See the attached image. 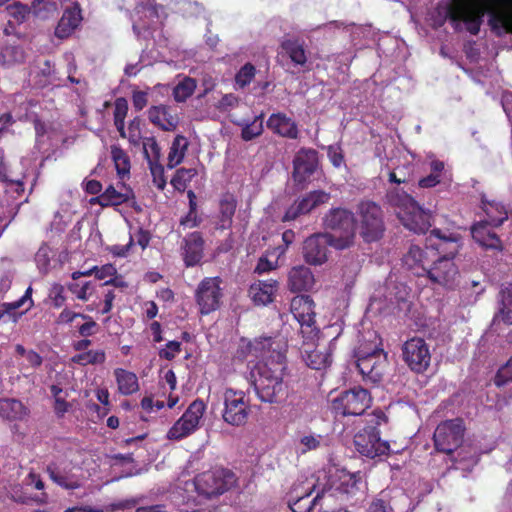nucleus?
<instances>
[{
    "instance_id": "nucleus-1",
    "label": "nucleus",
    "mask_w": 512,
    "mask_h": 512,
    "mask_svg": "<svg viewBox=\"0 0 512 512\" xmlns=\"http://www.w3.org/2000/svg\"><path fill=\"white\" fill-rule=\"evenodd\" d=\"M504 9H496L489 3L471 7L457 6L451 16V23L459 25L464 23L465 29L471 35H478L485 15H488V25L497 35L502 31L512 34V0H500Z\"/></svg>"
},
{
    "instance_id": "nucleus-2",
    "label": "nucleus",
    "mask_w": 512,
    "mask_h": 512,
    "mask_svg": "<svg viewBox=\"0 0 512 512\" xmlns=\"http://www.w3.org/2000/svg\"><path fill=\"white\" fill-rule=\"evenodd\" d=\"M286 357L283 353L270 356L259 362L251 371L252 385L258 399L265 403L278 404L288 395V385L284 381Z\"/></svg>"
},
{
    "instance_id": "nucleus-3",
    "label": "nucleus",
    "mask_w": 512,
    "mask_h": 512,
    "mask_svg": "<svg viewBox=\"0 0 512 512\" xmlns=\"http://www.w3.org/2000/svg\"><path fill=\"white\" fill-rule=\"evenodd\" d=\"M388 204L394 208L401 223L409 230L424 234L432 226V214L425 210L407 192L393 188L386 194Z\"/></svg>"
},
{
    "instance_id": "nucleus-4",
    "label": "nucleus",
    "mask_w": 512,
    "mask_h": 512,
    "mask_svg": "<svg viewBox=\"0 0 512 512\" xmlns=\"http://www.w3.org/2000/svg\"><path fill=\"white\" fill-rule=\"evenodd\" d=\"M386 422L387 416L380 409L368 414L367 425L354 436L355 448L362 456L374 459L389 454L390 445L381 439L379 431V426Z\"/></svg>"
},
{
    "instance_id": "nucleus-5",
    "label": "nucleus",
    "mask_w": 512,
    "mask_h": 512,
    "mask_svg": "<svg viewBox=\"0 0 512 512\" xmlns=\"http://www.w3.org/2000/svg\"><path fill=\"white\" fill-rule=\"evenodd\" d=\"M437 249L439 256L435 258L425 277L434 284L451 287L459 274L458 267L453 262L459 251V244L456 240L439 237Z\"/></svg>"
},
{
    "instance_id": "nucleus-6",
    "label": "nucleus",
    "mask_w": 512,
    "mask_h": 512,
    "mask_svg": "<svg viewBox=\"0 0 512 512\" xmlns=\"http://www.w3.org/2000/svg\"><path fill=\"white\" fill-rule=\"evenodd\" d=\"M486 220L479 221L471 227L472 238L485 250L501 252L503 243L493 228L499 227L507 220L508 215L504 206L490 203L485 208Z\"/></svg>"
},
{
    "instance_id": "nucleus-7",
    "label": "nucleus",
    "mask_w": 512,
    "mask_h": 512,
    "mask_svg": "<svg viewBox=\"0 0 512 512\" xmlns=\"http://www.w3.org/2000/svg\"><path fill=\"white\" fill-rule=\"evenodd\" d=\"M357 224L359 235L366 243H372L380 240L385 231L383 211L377 203L373 201H361L357 206Z\"/></svg>"
},
{
    "instance_id": "nucleus-8",
    "label": "nucleus",
    "mask_w": 512,
    "mask_h": 512,
    "mask_svg": "<svg viewBox=\"0 0 512 512\" xmlns=\"http://www.w3.org/2000/svg\"><path fill=\"white\" fill-rule=\"evenodd\" d=\"M237 482L233 471L227 468H216L199 474L195 478V487L200 495L211 498L231 489Z\"/></svg>"
},
{
    "instance_id": "nucleus-9",
    "label": "nucleus",
    "mask_w": 512,
    "mask_h": 512,
    "mask_svg": "<svg viewBox=\"0 0 512 512\" xmlns=\"http://www.w3.org/2000/svg\"><path fill=\"white\" fill-rule=\"evenodd\" d=\"M465 430L464 421L461 418L442 421L433 434L435 450L452 455L462 445Z\"/></svg>"
},
{
    "instance_id": "nucleus-10",
    "label": "nucleus",
    "mask_w": 512,
    "mask_h": 512,
    "mask_svg": "<svg viewBox=\"0 0 512 512\" xmlns=\"http://www.w3.org/2000/svg\"><path fill=\"white\" fill-rule=\"evenodd\" d=\"M372 398L367 389L354 387L343 391L331 402V409L336 415L358 416L370 407Z\"/></svg>"
},
{
    "instance_id": "nucleus-11",
    "label": "nucleus",
    "mask_w": 512,
    "mask_h": 512,
    "mask_svg": "<svg viewBox=\"0 0 512 512\" xmlns=\"http://www.w3.org/2000/svg\"><path fill=\"white\" fill-rule=\"evenodd\" d=\"M223 404L222 418L227 424L239 427L247 423L251 407L243 391L226 388L223 392Z\"/></svg>"
},
{
    "instance_id": "nucleus-12",
    "label": "nucleus",
    "mask_w": 512,
    "mask_h": 512,
    "mask_svg": "<svg viewBox=\"0 0 512 512\" xmlns=\"http://www.w3.org/2000/svg\"><path fill=\"white\" fill-rule=\"evenodd\" d=\"M219 276L205 277L198 284L194 298L201 315H209L221 306L223 292Z\"/></svg>"
},
{
    "instance_id": "nucleus-13",
    "label": "nucleus",
    "mask_w": 512,
    "mask_h": 512,
    "mask_svg": "<svg viewBox=\"0 0 512 512\" xmlns=\"http://www.w3.org/2000/svg\"><path fill=\"white\" fill-rule=\"evenodd\" d=\"M402 358L411 371L422 374L431 362L429 345L423 338L412 337L402 345Z\"/></svg>"
},
{
    "instance_id": "nucleus-14",
    "label": "nucleus",
    "mask_w": 512,
    "mask_h": 512,
    "mask_svg": "<svg viewBox=\"0 0 512 512\" xmlns=\"http://www.w3.org/2000/svg\"><path fill=\"white\" fill-rule=\"evenodd\" d=\"M331 198L330 193L323 190H314L297 198L286 210L282 222L294 221L300 216L309 214L313 209L326 204Z\"/></svg>"
},
{
    "instance_id": "nucleus-15",
    "label": "nucleus",
    "mask_w": 512,
    "mask_h": 512,
    "mask_svg": "<svg viewBox=\"0 0 512 512\" xmlns=\"http://www.w3.org/2000/svg\"><path fill=\"white\" fill-rule=\"evenodd\" d=\"M437 256H439L437 244L425 246V248L411 245L403 257V263L415 275L422 277L425 276Z\"/></svg>"
},
{
    "instance_id": "nucleus-16",
    "label": "nucleus",
    "mask_w": 512,
    "mask_h": 512,
    "mask_svg": "<svg viewBox=\"0 0 512 512\" xmlns=\"http://www.w3.org/2000/svg\"><path fill=\"white\" fill-rule=\"evenodd\" d=\"M387 355L383 349H374L357 360V368L364 378L372 382L381 380L387 366Z\"/></svg>"
},
{
    "instance_id": "nucleus-17",
    "label": "nucleus",
    "mask_w": 512,
    "mask_h": 512,
    "mask_svg": "<svg viewBox=\"0 0 512 512\" xmlns=\"http://www.w3.org/2000/svg\"><path fill=\"white\" fill-rule=\"evenodd\" d=\"M328 254V242L323 233H315L305 239L302 256L307 264L321 266L328 261Z\"/></svg>"
},
{
    "instance_id": "nucleus-18",
    "label": "nucleus",
    "mask_w": 512,
    "mask_h": 512,
    "mask_svg": "<svg viewBox=\"0 0 512 512\" xmlns=\"http://www.w3.org/2000/svg\"><path fill=\"white\" fill-rule=\"evenodd\" d=\"M314 308L315 303L308 295H298L291 300L290 311L300 324L302 333H305L304 328L309 330L308 333L313 332L315 329L316 313Z\"/></svg>"
},
{
    "instance_id": "nucleus-19",
    "label": "nucleus",
    "mask_w": 512,
    "mask_h": 512,
    "mask_svg": "<svg viewBox=\"0 0 512 512\" xmlns=\"http://www.w3.org/2000/svg\"><path fill=\"white\" fill-rule=\"evenodd\" d=\"M318 166V152L313 148H301L293 160V179L297 183L305 182Z\"/></svg>"
},
{
    "instance_id": "nucleus-20",
    "label": "nucleus",
    "mask_w": 512,
    "mask_h": 512,
    "mask_svg": "<svg viewBox=\"0 0 512 512\" xmlns=\"http://www.w3.org/2000/svg\"><path fill=\"white\" fill-rule=\"evenodd\" d=\"M130 201H132L131 207L136 211L141 210L135 201L134 191L125 184H121L120 190L113 185H109L104 192L93 199L94 203H97L102 207L118 206L124 203H129Z\"/></svg>"
},
{
    "instance_id": "nucleus-21",
    "label": "nucleus",
    "mask_w": 512,
    "mask_h": 512,
    "mask_svg": "<svg viewBox=\"0 0 512 512\" xmlns=\"http://www.w3.org/2000/svg\"><path fill=\"white\" fill-rule=\"evenodd\" d=\"M204 239L200 232L187 234L182 241V257L186 267H194L202 261L204 256Z\"/></svg>"
},
{
    "instance_id": "nucleus-22",
    "label": "nucleus",
    "mask_w": 512,
    "mask_h": 512,
    "mask_svg": "<svg viewBox=\"0 0 512 512\" xmlns=\"http://www.w3.org/2000/svg\"><path fill=\"white\" fill-rule=\"evenodd\" d=\"M355 216L346 208H331L323 217L325 229L336 232L354 231Z\"/></svg>"
},
{
    "instance_id": "nucleus-23",
    "label": "nucleus",
    "mask_w": 512,
    "mask_h": 512,
    "mask_svg": "<svg viewBox=\"0 0 512 512\" xmlns=\"http://www.w3.org/2000/svg\"><path fill=\"white\" fill-rule=\"evenodd\" d=\"M300 489H302V484L293 485L289 492V507L292 512H311L318 501L323 497L324 491L318 492L316 496L310 500L314 485L305 489L303 492L300 491Z\"/></svg>"
},
{
    "instance_id": "nucleus-24",
    "label": "nucleus",
    "mask_w": 512,
    "mask_h": 512,
    "mask_svg": "<svg viewBox=\"0 0 512 512\" xmlns=\"http://www.w3.org/2000/svg\"><path fill=\"white\" fill-rule=\"evenodd\" d=\"M81 7L75 2L66 8L55 28V36L59 39H66L72 35L82 21Z\"/></svg>"
},
{
    "instance_id": "nucleus-25",
    "label": "nucleus",
    "mask_w": 512,
    "mask_h": 512,
    "mask_svg": "<svg viewBox=\"0 0 512 512\" xmlns=\"http://www.w3.org/2000/svg\"><path fill=\"white\" fill-rule=\"evenodd\" d=\"M45 472L53 483L65 490H76L82 486L79 476L72 473L71 469L61 467L56 462L49 463Z\"/></svg>"
},
{
    "instance_id": "nucleus-26",
    "label": "nucleus",
    "mask_w": 512,
    "mask_h": 512,
    "mask_svg": "<svg viewBox=\"0 0 512 512\" xmlns=\"http://www.w3.org/2000/svg\"><path fill=\"white\" fill-rule=\"evenodd\" d=\"M315 285V277L310 268L304 265L294 266L288 273L287 287L291 292H308Z\"/></svg>"
},
{
    "instance_id": "nucleus-27",
    "label": "nucleus",
    "mask_w": 512,
    "mask_h": 512,
    "mask_svg": "<svg viewBox=\"0 0 512 512\" xmlns=\"http://www.w3.org/2000/svg\"><path fill=\"white\" fill-rule=\"evenodd\" d=\"M279 288L275 279L258 280L250 285L248 293L255 305H268L274 301Z\"/></svg>"
},
{
    "instance_id": "nucleus-28",
    "label": "nucleus",
    "mask_w": 512,
    "mask_h": 512,
    "mask_svg": "<svg viewBox=\"0 0 512 512\" xmlns=\"http://www.w3.org/2000/svg\"><path fill=\"white\" fill-rule=\"evenodd\" d=\"M266 125L274 134L281 137L295 140L299 136L297 123L285 113L278 112L271 114Z\"/></svg>"
},
{
    "instance_id": "nucleus-29",
    "label": "nucleus",
    "mask_w": 512,
    "mask_h": 512,
    "mask_svg": "<svg viewBox=\"0 0 512 512\" xmlns=\"http://www.w3.org/2000/svg\"><path fill=\"white\" fill-rule=\"evenodd\" d=\"M30 409L19 399L0 398V418L8 422H22L27 420Z\"/></svg>"
},
{
    "instance_id": "nucleus-30",
    "label": "nucleus",
    "mask_w": 512,
    "mask_h": 512,
    "mask_svg": "<svg viewBox=\"0 0 512 512\" xmlns=\"http://www.w3.org/2000/svg\"><path fill=\"white\" fill-rule=\"evenodd\" d=\"M149 121L163 131H174L178 125V118L171 114L167 105L151 106L148 111Z\"/></svg>"
},
{
    "instance_id": "nucleus-31",
    "label": "nucleus",
    "mask_w": 512,
    "mask_h": 512,
    "mask_svg": "<svg viewBox=\"0 0 512 512\" xmlns=\"http://www.w3.org/2000/svg\"><path fill=\"white\" fill-rule=\"evenodd\" d=\"M332 343L321 347L319 344L313 350H305L303 359L308 367L314 370L325 369L332 362Z\"/></svg>"
},
{
    "instance_id": "nucleus-32",
    "label": "nucleus",
    "mask_w": 512,
    "mask_h": 512,
    "mask_svg": "<svg viewBox=\"0 0 512 512\" xmlns=\"http://www.w3.org/2000/svg\"><path fill=\"white\" fill-rule=\"evenodd\" d=\"M280 48L294 65L304 66L307 63L308 58L304 40L298 37H287L281 41Z\"/></svg>"
},
{
    "instance_id": "nucleus-33",
    "label": "nucleus",
    "mask_w": 512,
    "mask_h": 512,
    "mask_svg": "<svg viewBox=\"0 0 512 512\" xmlns=\"http://www.w3.org/2000/svg\"><path fill=\"white\" fill-rule=\"evenodd\" d=\"M237 208V200L233 194L226 193L222 196L219 203V222L218 229L228 230L232 227L233 217Z\"/></svg>"
},
{
    "instance_id": "nucleus-34",
    "label": "nucleus",
    "mask_w": 512,
    "mask_h": 512,
    "mask_svg": "<svg viewBox=\"0 0 512 512\" xmlns=\"http://www.w3.org/2000/svg\"><path fill=\"white\" fill-rule=\"evenodd\" d=\"M118 392L122 395L128 396L136 393L139 390L138 377L134 372L128 371L123 368H116L114 370Z\"/></svg>"
},
{
    "instance_id": "nucleus-35",
    "label": "nucleus",
    "mask_w": 512,
    "mask_h": 512,
    "mask_svg": "<svg viewBox=\"0 0 512 512\" xmlns=\"http://www.w3.org/2000/svg\"><path fill=\"white\" fill-rule=\"evenodd\" d=\"M111 159L114 163L117 175L123 179L130 175L131 162L127 152L119 145H111Z\"/></svg>"
},
{
    "instance_id": "nucleus-36",
    "label": "nucleus",
    "mask_w": 512,
    "mask_h": 512,
    "mask_svg": "<svg viewBox=\"0 0 512 512\" xmlns=\"http://www.w3.org/2000/svg\"><path fill=\"white\" fill-rule=\"evenodd\" d=\"M500 307L495 316L506 325H512V283L500 291Z\"/></svg>"
},
{
    "instance_id": "nucleus-37",
    "label": "nucleus",
    "mask_w": 512,
    "mask_h": 512,
    "mask_svg": "<svg viewBox=\"0 0 512 512\" xmlns=\"http://www.w3.org/2000/svg\"><path fill=\"white\" fill-rule=\"evenodd\" d=\"M187 148L188 141L186 137L183 135H177L174 138L168 153L167 167L169 169L175 168L183 161Z\"/></svg>"
},
{
    "instance_id": "nucleus-38",
    "label": "nucleus",
    "mask_w": 512,
    "mask_h": 512,
    "mask_svg": "<svg viewBox=\"0 0 512 512\" xmlns=\"http://www.w3.org/2000/svg\"><path fill=\"white\" fill-rule=\"evenodd\" d=\"M71 361L80 366L103 364L106 361L104 350H88L72 356Z\"/></svg>"
},
{
    "instance_id": "nucleus-39",
    "label": "nucleus",
    "mask_w": 512,
    "mask_h": 512,
    "mask_svg": "<svg viewBox=\"0 0 512 512\" xmlns=\"http://www.w3.org/2000/svg\"><path fill=\"white\" fill-rule=\"evenodd\" d=\"M197 174L198 171L195 168H179L171 179V184L175 190L184 192Z\"/></svg>"
},
{
    "instance_id": "nucleus-40",
    "label": "nucleus",
    "mask_w": 512,
    "mask_h": 512,
    "mask_svg": "<svg viewBox=\"0 0 512 512\" xmlns=\"http://www.w3.org/2000/svg\"><path fill=\"white\" fill-rule=\"evenodd\" d=\"M197 430L196 427L186 421V418L182 416L173 424V426L167 432V438L169 440H181Z\"/></svg>"
},
{
    "instance_id": "nucleus-41",
    "label": "nucleus",
    "mask_w": 512,
    "mask_h": 512,
    "mask_svg": "<svg viewBox=\"0 0 512 512\" xmlns=\"http://www.w3.org/2000/svg\"><path fill=\"white\" fill-rule=\"evenodd\" d=\"M340 236H335L331 233L324 232L323 235L328 242V248L333 247L337 250H344L350 248L354 244L355 232H340Z\"/></svg>"
},
{
    "instance_id": "nucleus-42",
    "label": "nucleus",
    "mask_w": 512,
    "mask_h": 512,
    "mask_svg": "<svg viewBox=\"0 0 512 512\" xmlns=\"http://www.w3.org/2000/svg\"><path fill=\"white\" fill-rule=\"evenodd\" d=\"M196 80L191 77H185L173 89V97L176 102H185L191 97L196 89Z\"/></svg>"
},
{
    "instance_id": "nucleus-43",
    "label": "nucleus",
    "mask_w": 512,
    "mask_h": 512,
    "mask_svg": "<svg viewBox=\"0 0 512 512\" xmlns=\"http://www.w3.org/2000/svg\"><path fill=\"white\" fill-rule=\"evenodd\" d=\"M143 153L148 166L161 164V148L155 137H146L143 139Z\"/></svg>"
},
{
    "instance_id": "nucleus-44",
    "label": "nucleus",
    "mask_w": 512,
    "mask_h": 512,
    "mask_svg": "<svg viewBox=\"0 0 512 512\" xmlns=\"http://www.w3.org/2000/svg\"><path fill=\"white\" fill-rule=\"evenodd\" d=\"M206 409V405L200 399L194 400L183 413L182 417L186 418L191 426H194L198 429L200 420L202 419L204 412Z\"/></svg>"
},
{
    "instance_id": "nucleus-45",
    "label": "nucleus",
    "mask_w": 512,
    "mask_h": 512,
    "mask_svg": "<svg viewBox=\"0 0 512 512\" xmlns=\"http://www.w3.org/2000/svg\"><path fill=\"white\" fill-rule=\"evenodd\" d=\"M263 117L264 114L256 116L253 121L243 126L241 138L244 141H251L263 133Z\"/></svg>"
},
{
    "instance_id": "nucleus-46",
    "label": "nucleus",
    "mask_w": 512,
    "mask_h": 512,
    "mask_svg": "<svg viewBox=\"0 0 512 512\" xmlns=\"http://www.w3.org/2000/svg\"><path fill=\"white\" fill-rule=\"evenodd\" d=\"M95 286V282L92 281H86L83 284L70 282L67 284V289L74 294L77 299L87 301L95 292Z\"/></svg>"
},
{
    "instance_id": "nucleus-47",
    "label": "nucleus",
    "mask_w": 512,
    "mask_h": 512,
    "mask_svg": "<svg viewBox=\"0 0 512 512\" xmlns=\"http://www.w3.org/2000/svg\"><path fill=\"white\" fill-rule=\"evenodd\" d=\"M0 180L5 184L6 191L14 192L21 196L24 192V182L19 178H8L6 166H0Z\"/></svg>"
},
{
    "instance_id": "nucleus-48",
    "label": "nucleus",
    "mask_w": 512,
    "mask_h": 512,
    "mask_svg": "<svg viewBox=\"0 0 512 512\" xmlns=\"http://www.w3.org/2000/svg\"><path fill=\"white\" fill-rule=\"evenodd\" d=\"M256 75L255 66L248 62L245 63L235 75V84L243 89L248 86Z\"/></svg>"
},
{
    "instance_id": "nucleus-49",
    "label": "nucleus",
    "mask_w": 512,
    "mask_h": 512,
    "mask_svg": "<svg viewBox=\"0 0 512 512\" xmlns=\"http://www.w3.org/2000/svg\"><path fill=\"white\" fill-rule=\"evenodd\" d=\"M32 6L29 7L20 2H13L6 7L7 14L16 22L23 23L30 14Z\"/></svg>"
},
{
    "instance_id": "nucleus-50",
    "label": "nucleus",
    "mask_w": 512,
    "mask_h": 512,
    "mask_svg": "<svg viewBox=\"0 0 512 512\" xmlns=\"http://www.w3.org/2000/svg\"><path fill=\"white\" fill-rule=\"evenodd\" d=\"M61 0H33V13L37 17H46L43 13H52L58 9Z\"/></svg>"
},
{
    "instance_id": "nucleus-51",
    "label": "nucleus",
    "mask_w": 512,
    "mask_h": 512,
    "mask_svg": "<svg viewBox=\"0 0 512 512\" xmlns=\"http://www.w3.org/2000/svg\"><path fill=\"white\" fill-rule=\"evenodd\" d=\"M362 484L363 474L361 471L348 474L347 479L341 483L344 491L349 494H354L356 491L360 490Z\"/></svg>"
},
{
    "instance_id": "nucleus-52",
    "label": "nucleus",
    "mask_w": 512,
    "mask_h": 512,
    "mask_svg": "<svg viewBox=\"0 0 512 512\" xmlns=\"http://www.w3.org/2000/svg\"><path fill=\"white\" fill-rule=\"evenodd\" d=\"M81 319L85 321L77 328V332L81 337L88 338L98 332L99 325L91 316L83 313Z\"/></svg>"
},
{
    "instance_id": "nucleus-53",
    "label": "nucleus",
    "mask_w": 512,
    "mask_h": 512,
    "mask_svg": "<svg viewBox=\"0 0 512 512\" xmlns=\"http://www.w3.org/2000/svg\"><path fill=\"white\" fill-rule=\"evenodd\" d=\"M512 382V357L496 373L494 384L497 387H503Z\"/></svg>"
},
{
    "instance_id": "nucleus-54",
    "label": "nucleus",
    "mask_w": 512,
    "mask_h": 512,
    "mask_svg": "<svg viewBox=\"0 0 512 512\" xmlns=\"http://www.w3.org/2000/svg\"><path fill=\"white\" fill-rule=\"evenodd\" d=\"M483 3L487 4H491L493 6L496 7V9H504V5L502 4V2H500V0H469V2H463V1H460L458 3H456L455 5H449L448 8H447V18L449 19V21L451 22V16L454 12V8L457 7V6H465V7H471V6H475V5H483Z\"/></svg>"
},
{
    "instance_id": "nucleus-55",
    "label": "nucleus",
    "mask_w": 512,
    "mask_h": 512,
    "mask_svg": "<svg viewBox=\"0 0 512 512\" xmlns=\"http://www.w3.org/2000/svg\"><path fill=\"white\" fill-rule=\"evenodd\" d=\"M141 138V118L136 116L128 124V141L132 145L137 146Z\"/></svg>"
},
{
    "instance_id": "nucleus-56",
    "label": "nucleus",
    "mask_w": 512,
    "mask_h": 512,
    "mask_svg": "<svg viewBox=\"0 0 512 512\" xmlns=\"http://www.w3.org/2000/svg\"><path fill=\"white\" fill-rule=\"evenodd\" d=\"M31 296H32V288L29 286L21 298H19L16 301H13V302L3 303V304H1V307L4 308V312H7L10 314L11 312L19 309L27 300H30V306H29V308H30L33 306V301L31 299Z\"/></svg>"
},
{
    "instance_id": "nucleus-57",
    "label": "nucleus",
    "mask_w": 512,
    "mask_h": 512,
    "mask_svg": "<svg viewBox=\"0 0 512 512\" xmlns=\"http://www.w3.org/2000/svg\"><path fill=\"white\" fill-rule=\"evenodd\" d=\"M152 178H153V184L159 189L164 190L167 184L166 177L164 174V167L162 164H154L152 166H149Z\"/></svg>"
},
{
    "instance_id": "nucleus-58",
    "label": "nucleus",
    "mask_w": 512,
    "mask_h": 512,
    "mask_svg": "<svg viewBox=\"0 0 512 512\" xmlns=\"http://www.w3.org/2000/svg\"><path fill=\"white\" fill-rule=\"evenodd\" d=\"M65 288L61 284H54L50 290L49 297L52 301V306L56 309L61 308L66 302L64 294Z\"/></svg>"
},
{
    "instance_id": "nucleus-59",
    "label": "nucleus",
    "mask_w": 512,
    "mask_h": 512,
    "mask_svg": "<svg viewBox=\"0 0 512 512\" xmlns=\"http://www.w3.org/2000/svg\"><path fill=\"white\" fill-rule=\"evenodd\" d=\"M369 512H393L390 502L385 498L384 492L374 498L369 505Z\"/></svg>"
},
{
    "instance_id": "nucleus-60",
    "label": "nucleus",
    "mask_w": 512,
    "mask_h": 512,
    "mask_svg": "<svg viewBox=\"0 0 512 512\" xmlns=\"http://www.w3.org/2000/svg\"><path fill=\"white\" fill-rule=\"evenodd\" d=\"M181 352V342L169 341L166 344V348L160 350L159 356L166 360H173L177 354Z\"/></svg>"
},
{
    "instance_id": "nucleus-61",
    "label": "nucleus",
    "mask_w": 512,
    "mask_h": 512,
    "mask_svg": "<svg viewBox=\"0 0 512 512\" xmlns=\"http://www.w3.org/2000/svg\"><path fill=\"white\" fill-rule=\"evenodd\" d=\"M321 436L305 435L300 439L301 453H306L311 450H315L320 446Z\"/></svg>"
},
{
    "instance_id": "nucleus-62",
    "label": "nucleus",
    "mask_w": 512,
    "mask_h": 512,
    "mask_svg": "<svg viewBox=\"0 0 512 512\" xmlns=\"http://www.w3.org/2000/svg\"><path fill=\"white\" fill-rule=\"evenodd\" d=\"M134 244V239L132 236L129 237V241L125 245H112L107 247V251L112 254L114 257H126Z\"/></svg>"
},
{
    "instance_id": "nucleus-63",
    "label": "nucleus",
    "mask_w": 512,
    "mask_h": 512,
    "mask_svg": "<svg viewBox=\"0 0 512 512\" xmlns=\"http://www.w3.org/2000/svg\"><path fill=\"white\" fill-rule=\"evenodd\" d=\"M128 113V101L124 97H118L114 102V119H125Z\"/></svg>"
},
{
    "instance_id": "nucleus-64",
    "label": "nucleus",
    "mask_w": 512,
    "mask_h": 512,
    "mask_svg": "<svg viewBox=\"0 0 512 512\" xmlns=\"http://www.w3.org/2000/svg\"><path fill=\"white\" fill-rule=\"evenodd\" d=\"M132 103L136 111L143 110L148 104V93L140 90L133 91Z\"/></svg>"
}]
</instances>
